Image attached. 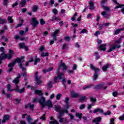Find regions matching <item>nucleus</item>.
I'll use <instances>...</instances> for the list:
<instances>
[{
    "instance_id": "nucleus-1",
    "label": "nucleus",
    "mask_w": 124,
    "mask_h": 124,
    "mask_svg": "<svg viewBox=\"0 0 124 124\" xmlns=\"http://www.w3.org/2000/svg\"><path fill=\"white\" fill-rule=\"evenodd\" d=\"M0 52H2V53L0 55V64L2 63V60H5V59H8V60H10L12 59V57L14 55V52H13V50L10 49L9 50V53L7 54H4V47L2 46L0 48Z\"/></svg>"
},
{
    "instance_id": "nucleus-2",
    "label": "nucleus",
    "mask_w": 124,
    "mask_h": 124,
    "mask_svg": "<svg viewBox=\"0 0 124 124\" xmlns=\"http://www.w3.org/2000/svg\"><path fill=\"white\" fill-rule=\"evenodd\" d=\"M69 108V106H66L65 108L63 109V111H61L60 112L57 116V119H59V123H63V120L64 118H62V116H63V114H67L68 113V109Z\"/></svg>"
},
{
    "instance_id": "nucleus-3",
    "label": "nucleus",
    "mask_w": 124,
    "mask_h": 124,
    "mask_svg": "<svg viewBox=\"0 0 124 124\" xmlns=\"http://www.w3.org/2000/svg\"><path fill=\"white\" fill-rule=\"evenodd\" d=\"M102 7H103V9L105 11L101 13V15L104 16V19H109L110 17V14H107V12H111L110 8L107 6L104 5H102Z\"/></svg>"
},
{
    "instance_id": "nucleus-4",
    "label": "nucleus",
    "mask_w": 124,
    "mask_h": 124,
    "mask_svg": "<svg viewBox=\"0 0 124 124\" xmlns=\"http://www.w3.org/2000/svg\"><path fill=\"white\" fill-rule=\"evenodd\" d=\"M90 66L91 69L94 71L93 76V81H95V80H96V79L98 78V72L100 71V69L96 67L95 66H94V65L92 64H90Z\"/></svg>"
},
{
    "instance_id": "nucleus-5",
    "label": "nucleus",
    "mask_w": 124,
    "mask_h": 124,
    "mask_svg": "<svg viewBox=\"0 0 124 124\" xmlns=\"http://www.w3.org/2000/svg\"><path fill=\"white\" fill-rule=\"evenodd\" d=\"M24 58H25L24 56H22L21 58H17L16 59V61H13L9 64L8 67H13V66L15 65L16 62H18V63H20V62H25V60L23 59Z\"/></svg>"
},
{
    "instance_id": "nucleus-6",
    "label": "nucleus",
    "mask_w": 124,
    "mask_h": 124,
    "mask_svg": "<svg viewBox=\"0 0 124 124\" xmlns=\"http://www.w3.org/2000/svg\"><path fill=\"white\" fill-rule=\"evenodd\" d=\"M21 78V75H19L18 77H16L13 80V83L14 84H16V88L15 89H13L14 91H16L17 93L19 92V86H18V83L19 82H20V80H19V79Z\"/></svg>"
},
{
    "instance_id": "nucleus-7",
    "label": "nucleus",
    "mask_w": 124,
    "mask_h": 124,
    "mask_svg": "<svg viewBox=\"0 0 124 124\" xmlns=\"http://www.w3.org/2000/svg\"><path fill=\"white\" fill-rule=\"evenodd\" d=\"M59 32H60V30L58 29L56 30L55 32H53L51 34V36L53 38V39L52 40H50V45L54 44V43L55 42V41H57V35L59 34Z\"/></svg>"
},
{
    "instance_id": "nucleus-8",
    "label": "nucleus",
    "mask_w": 124,
    "mask_h": 124,
    "mask_svg": "<svg viewBox=\"0 0 124 124\" xmlns=\"http://www.w3.org/2000/svg\"><path fill=\"white\" fill-rule=\"evenodd\" d=\"M34 78L37 85H40V84H42V81L41 80V78H42V77L41 76H38V72H36L35 73Z\"/></svg>"
},
{
    "instance_id": "nucleus-9",
    "label": "nucleus",
    "mask_w": 124,
    "mask_h": 124,
    "mask_svg": "<svg viewBox=\"0 0 124 124\" xmlns=\"http://www.w3.org/2000/svg\"><path fill=\"white\" fill-rule=\"evenodd\" d=\"M65 106H68V105H65L62 108V107L59 106L55 105L53 108H55V110L56 112H59V113H61V112L63 111V109L65 108Z\"/></svg>"
},
{
    "instance_id": "nucleus-10",
    "label": "nucleus",
    "mask_w": 124,
    "mask_h": 124,
    "mask_svg": "<svg viewBox=\"0 0 124 124\" xmlns=\"http://www.w3.org/2000/svg\"><path fill=\"white\" fill-rule=\"evenodd\" d=\"M60 67H59L58 69L57 70L56 75L59 77V80H62V79L63 78H64L65 76H64V74H63V73L60 72Z\"/></svg>"
},
{
    "instance_id": "nucleus-11",
    "label": "nucleus",
    "mask_w": 124,
    "mask_h": 124,
    "mask_svg": "<svg viewBox=\"0 0 124 124\" xmlns=\"http://www.w3.org/2000/svg\"><path fill=\"white\" fill-rule=\"evenodd\" d=\"M46 101L45 98L42 96H41V98L39 99V103L42 107H45Z\"/></svg>"
},
{
    "instance_id": "nucleus-12",
    "label": "nucleus",
    "mask_w": 124,
    "mask_h": 124,
    "mask_svg": "<svg viewBox=\"0 0 124 124\" xmlns=\"http://www.w3.org/2000/svg\"><path fill=\"white\" fill-rule=\"evenodd\" d=\"M38 24H39V22H38L36 18L33 17L32 18V22L31 24L34 27H35L36 26H37V25H38Z\"/></svg>"
},
{
    "instance_id": "nucleus-13",
    "label": "nucleus",
    "mask_w": 124,
    "mask_h": 124,
    "mask_svg": "<svg viewBox=\"0 0 124 124\" xmlns=\"http://www.w3.org/2000/svg\"><path fill=\"white\" fill-rule=\"evenodd\" d=\"M45 106H47L49 108H52L53 107V104H52V101L50 100H47L46 103H45Z\"/></svg>"
},
{
    "instance_id": "nucleus-14",
    "label": "nucleus",
    "mask_w": 124,
    "mask_h": 124,
    "mask_svg": "<svg viewBox=\"0 0 124 124\" xmlns=\"http://www.w3.org/2000/svg\"><path fill=\"white\" fill-rule=\"evenodd\" d=\"M10 118V117L9 116V115H4L3 116V120L1 121L2 124H5V123H6V121H8Z\"/></svg>"
},
{
    "instance_id": "nucleus-15",
    "label": "nucleus",
    "mask_w": 124,
    "mask_h": 124,
    "mask_svg": "<svg viewBox=\"0 0 124 124\" xmlns=\"http://www.w3.org/2000/svg\"><path fill=\"white\" fill-rule=\"evenodd\" d=\"M117 6L115 7L114 9H118V8H122V7H123V8L121 9V11L122 12V13H123V14H124V4H120L118 3V4H117Z\"/></svg>"
},
{
    "instance_id": "nucleus-16",
    "label": "nucleus",
    "mask_w": 124,
    "mask_h": 124,
    "mask_svg": "<svg viewBox=\"0 0 124 124\" xmlns=\"http://www.w3.org/2000/svg\"><path fill=\"white\" fill-rule=\"evenodd\" d=\"M28 107L30 108V109L31 111H33V108H34V104H31V103H29L27 105H25V108H28Z\"/></svg>"
},
{
    "instance_id": "nucleus-17",
    "label": "nucleus",
    "mask_w": 124,
    "mask_h": 124,
    "mask_svg": "<svg viewBox=\"0 0 124 124\" xmlns=\"http://www.w3.org/2000/svg\"><path fill=\"white\" fill-rule=\"evenodd\" d=\"M19 47L20 48H24L26 51H28V50H29V47L25 46V43H19Z\"/></svg>"
},
{
    "instance_id": "nucleus-18",
    "label": "nucleus",
    "mask_w": 124,
    "mask_h": 124,
    "mask_svg": "<svg viewBox=\"0 0 124 124\" xmlns=\"http://www.w3.org/2000/svg\"><path fill=\"white\" fill-rule=\"evenodd\" d=\"M109 48L108 50V53H111L112 51H114L116 48H115V46L114 45H109Z\"/></svg>"
},
{
    "instance_id": "nucleus-19",
    "label": "nucleus",
    "mask_w": 124,
    "mask_h": 124,
    "mask_svg": "<svg viewBox=\"0 0 124 124\" xmlns=\"http://www.w3.org/2000/svg\"><path fill=\"white\" fill-rule=\"evenodd\" d=\"M34 93H35L36 95H39V96H41V97L42 96V95H43V93H42V91L40 90H35L34 91Z\"/></svg>"
},
{
    "instance_id": "nucleus-20",
    "label": "nucleus",
    "mask_w": 124,
    "mask_h": 124,
    "mask_svg": "<svg viewBox=\"0 0 124 124\" xmlns=\"http://www.w3.org/2000/svg\"><path fill=\"white\" fill-rule=\"evenodd\" d=\"M97 112H99V113H100L101 114L104 113V111L101 108H96L93 111L94 113H97Z\"/></svg>"
},
{
    "instance_id": "nucleus-21",
    "label": "nucleus",
    "mask_w": 124,
    "mask_h": 124,
    "mask_svg": "<svg viewBox=\"0 0 124 124\" xmlns=\"http://www.w3.org/2000/svg\"><path fill=\"white\" fill-rule=\"evenodd\" d=\"M49 20L51 21V22H54V21H61V18H60V17H56V16H53Z\"/></svg>"
},
{
    "instance_id": "nucleus-22",
    "label": "nucleus",
    "mask_w": 124,
    "mask_h": 124,
    "mask_svg": "<svg viewBox=\"0 0 124 124\" xmlns=\"http://www.w3.org/2000/svg\"><path fill=\"white\" fill-rule=\"evenodd\" d=\"M124 31V28L118 29L115 31H114V34L115 35H117L119 34L120 32L123 31Z\"/></svg>"
},
{
    "instance_id": "nucleus-23",
    "label": "nucleus",
    "mask_w": 124,
    "mask_h": 124,
    "mask_svg": "<svg viewBox=\"0 0 124 124\" xmlns=\"http://www.w3.org/2000/svg\"><path fill=\"white\" fill-rule=\"evenodd\" d=\"M109 66H110V64L108 63H107L106 65H104L102 68L103 72L107 71V69H108V67H109Z\"/></svg>"
},
{
    "instance_id": "nucleus-24",
    "label": "nucleus",
    "mask_w": 124,
    "mask_h": 124,
    "mask_svg": "<svg viewBox=\"0 0 124 124\" xmlns=\"http://www.w3.org/2000/svg\"><path fill=\"white\" fill-rule=\"evenodd\" d=\"M104 86V83H102L100 84L96 85L94 87V89H95L96 90H98L99 89H102V88H103Z\"/></svg>"
},
{
    "instance_id": "nucleus-25",
    "label": "nucleus",
    "mask_w": 124,
    "mask_h": 124,
    "mask_svg": "<svg viewBox=\"0 0 124 124\" xmlns=\"http://www.w3.org/2000/svg\"><path fill=\"white\" fill-rule=\"evenodd\" d=\"M89 5L90 6V8L89 9H91V10H94V4L93 3V2L92 1H91L89 3Z\"/></svg>"
},
{
    "instance_id": "nucleus-26",
    "label": "nucleus",
    "mask_w": 124,
    "mask_h": 124,
    "mask_svg": "<svg viewBox=\"0 0 124 124\" xmlns=\"http://www.w3.org/2000/svg\"><path fill=\"white\" fill-rule=\"evenodd\" d=\"M71 95L72 97H78L79 96V93H75L74 91L71 92Z\"/></svg>"
},
{
    "instance_id": "nucleus-27",
    "label": "nucleus",
    "mask_w": 124,
    "mask_h": 124,
    "mask_svg": "<svg viewBox=\"0 0 124 124\" xmlns=\"http://www.w3.org/2000/svg\"><path fill=\"white\" fill-rule=\"evenodd\" d=\"M106 46H107V45L105 44L104 45H101L99 46V48H100V50L101 51H106Z\"/></svg>"
},
{
    "instance_id": "nucleus-28",
    "label": "nucleus",
    "mask_w": 124,
    "mask_h": 124,
    "mask_svg": "<svg viewBox=\"0 0 124 124\" xmlns=\"http://www.w3.org/2000/svg\"><path fill=\"white\" fill-rule=\"evenodd\" d=\"M61 66H62L63 67V70H67V67L66 66V65H65V63H62V64L59 66L60 70L61 69Z\"/></svg>"
},
{
    "instance_id": "nucleus-29",
    "label": "nucleus",
    "mask_w": 124,
    "mask_h": 124,
    "mask_svg": "<svg viewBox=\"0 0 124 124\" xmlns=\"http://www.w3.org/2000/svg\"><path fill=\"white\" fill-rule=\"evenodd\" d=\"M35 58L34 64V65H36L37 64V62H40V58H36V56H34Z\"/></svg>"
},
{
    "instance_id": "nucleus-30",
    "label": "nucleus",
    "mask_w": 124,
    "mask_h": 124,
    "mask_svg": "<svg viewBox=\"0 0 124 124\" xmlns=\"http://www.w3.org/2000/svg\"><path fill=\"white\" fill-rule=\"evenodd\" d=\"M76 116H77L78 118H79V120L82 119V117L83 116V114L76 112Z\"/></svg>"
},
{
    "instance_id": "nucleus-31",
    "label": "nucleus",
    "mask_w": 124,
    "mask_h": 124,
    "mask_svg": "<svg viewBox=\"0 0 124 124\" xmlns=\"http://www.w3.org/2000/svg\"><path fill=\"white\" fill-rule=\"evenodd\" d=\"M27 120L28 124H31V121H32V119H31V115L28 116Z\"/></svg>"
},
{
    "instance_id": "nucleus-32",
    "label": "nucleus",
    "mask_w": 124,
    "mask_h": 124,
    "mask_svg": "<svg viewBox=\"0 0 124 124\" xmlns=\"http://www.w3.org/2000/svg\"><path fill=\"white\" fill-rule=\"evenodd\" d=\"M7 92H13L14 90H11V85L10 84L7 85Z\"/></svg>"
},
{
    "instance_id": "nucleus-33",
    "label": "nucleus",
    "mask_w": 124,
    "mask_h": 124,
    "mask_svg": "<svg viewBox=\"0 0 124 124\" xmlns=\"http://www.w3.org/2000/svg\"><path fill=\"white\" fill-rule=\"evenodd\" d=\"M100 121H101V117H98L95 119L93 120V123H96V122H100Z\"/></svg>"
},
{
    "instance_id": "nucleus-34",
    "label": "nucleus",
    "mask_w": 124,
    "mask_h": 124,
    "mask_svg": "<svg viewBox=\"0 0 124 124\" xmlns=\"http://www.w3.org/2000/svg\"><path fill=\"white\" fill-rule=\"evenodd\" d=\"M52 86H53V82L51 81H49L47 83V88H48V89H50V88H52Z\"/></svg>"
},
{
    "instance_id": "nucleus-35",
    "label": "nucleus",
    "mask_w": 124,
    "mask_h": 124,
    "mask_svg": "<svg viewBox=\"0 0 124 124\" xmlns=\"http://www.w3.org/2000/svg\"><path fill=\"white\" fill-rule=\"evenodd\" d=\"M98 52H95L94 53V56H95L96 60H99V59L100 58V56H99L98 55Z\"/></svg>"
},
{
    "instance_id": "nucleus-36",
    "label": "nucleus",
    "mask_w": 124,
    "mask_h": 124,
    "mask_svg": "<svg viewBox=\"0 0 124 124\" xmlns=\"http://www.w3.org/2000/svg\"><path fill=\"white\" fill-rule=\"evenodd\" d=\"M26 2H27L25 0H22L20 2V4L22 6V7H24L25 5H26Z\"/></svg>"
},
{
    "instance_id": "nucleus-37",
    "label": "nucleus",
    "mask_w": 124,
    "mask_h": 124,
    "mask_svg": "<svg viewBox=\"0 0 124 124\" xmlns=\"http://www.w3.org/2000/svg\"><path fill=\"white\" fill-rule=\"evenodd\" d=\"M49 56V54L48 53V52L46 53H44V52H42L41 55V57H48Z\"/></svg>"
},
{
    "instance_id": "nucleus-38",
    "label": "nucleus",
    "mask_w": 124,
    "mask_h": 124,
    "mask_svg": "<svg viewBox=\"0 0 124 124\" xmlns=\"http://www.w3.org/2000/svg\"><path fill=\"white\" fill-rule=\"evenodd\" d=\"M38 101V98L37 97H35L32 99V103H35Z\"/></svg>"
},
{
    "instance_id": "nucleus-39",
    "label": "nucleus",
    "mask_w": 124,
    "mask_h": 124,
    "mask_svg": "<svg viewBox=\"0 0 124 124\" xmlns=\"http://www.w3.org/2000/svg\"><path fill=\"white\" fill-rule=\"evenodd\" d=\"M93 85L91 84L90 85H88V86H85V87L83 88V90L84 91H85V90H87V89H91V88H92V87H93Z\"/></svg>"
},
{
    "instance_id": "nucleus-40",
    "label": "nucleus",
    "mask_w": 124,
    "mask_h": 124,
    "mask_svg": "<svg viewBox=\"0 0 124 124\" xmlns=\"http://www.w3.org/2000/svg\"><path fill=\"white\" fill-rule=\"evenodd\" d=\"M90 100L92 103H94L95 104V102H96V99L95 98L91 97L90 98Z\"/></svg>"
},
{
    "instance_id": "nucleus-41",
    "label": "nucleus",
    "mask_w": 124,
    "mask_h": 124,
    "mask_svg": "<svg viewBox=\"0 0 124 124\" xmlns=\"http://www.w3.org/2000/svg\"><path fill=\"white\" fill-rule=\"evenodd\" d=\"M49 124H60L59 122H58V121L54 120L51 122H49Z\"/></svg>"
},
{
    "instance_id": "nucleus-42",
    "label": "nucleus",
    "mask_w": 124,
    "mask_h": 124,
    "mask_svg": "<svg viewBox=\"0 0 124 124\" xmlns=\"http://www.w3.org/2000/svg\"><path fill=\"white\" fill-rule=\"evenodd\" d=\"M8 21L9 23H13L14 20L13 19H12V16H8Z\"/></svg>"
},
{
    "instance_id": "nucleus-43",
    "label": "nucleus",
    "mask_w": 124,
    "mask_h": 124,
    "mask_svg": "<svg viewBox=\"0 0 124 124\" xmlns=\"http://www.w3.org/2000/svg\"><path fill=\"white\" fill-rule=\"evenodd\" d=\"M20 67L21 68V69H22V71H26V70H27V68L24 67V66H23V64L20 63Z\"/></svg>"
},
{
    "instance_id": "nucleus-44",
    "label": "nucleus",
    "mask_w": 124,
    "mask_h": 124,
    "mask_svg": "<svg viewBox=\"0 0 124 124\" xmlns=\"http://www.w3.org/2000/svg\"><path fill=\"white\" fill-rule=\"evenodd\" d=\"M123 37H120L119 39L116 40V43H117V44H120L121 42H122V40L123 39Z\"/></svg>"
},
{
    "instance_id": "nucleus-45",
    "label": "nucleus",
    "mask_w": 124,
    "mask_h": 124,
    "mask_svg": "<svg viewBox=\"0 0 124 124\" xmlns=\"http://www.w3.org/2000/svg\"><path fill=\"white\" fill-rule=\"evenodd\" d=\"M5 23H6V20L4 19H2L1 18H0V24H3Z\"/></svg>"
},
{
    "instance_id": "nucleus-46",
    "label": "nucleus",
    "mask_w": 124,
    "mask_h": 124,
    "mask_svg": "<svg viewBox=\"0 0 124 124\" xmlns=\"http://www.w3.org/2000/svg\"><path fill=\"white\" fill-rule=\"evenodd\" d=\"M62 94L61 93H59L57 95H56V99L57 100H60V99H61V97H62Z\"/></svg>"
},
{
    "instance_id": "nucleus-47",
    "label": "nucleus",
    "mask_w": 124,
    "mask_h": 124,
    "mask_svg": "<svg viewBox=\"0 0 124 124\" xmlns=\"http://www.w3.org/2000/svg\"><path fill=\"white\" fill-rule=\"evenodd\" d=\"M54 82L55 83H59V82H60V78H59L58 77H56L54 78Z\"/></svg>"
},
{
    "instance_id": "nucleus-48",
    "label": "nucleus",
    "mask_w": 124,
    "mask_h": 124,
    "mask_svg": "<svg viewBox=\"0 0 124 124\" xmlns=\"http://www.w3.org/2000/svg\"><path fill=\"white\" fill-rule=\"evenodd\" d=\"M46 114H44L43 115V116L40 117V120H42V121H46Z\"/></svg>"
},
{
    "instance_id": "nucleus-49",
    "label": "nucleus",
    "mask_w": 124,
    "mask_h": 124,
    "mask_svg": "<svg viewBox=\"0 0 124 124\" xmlns=\"http://www.w3.org/2000/svg\"><path fill=\"white\" fill-rule=\"evenodd\" d=\"M85 107H86V105L85 104L80 105L79 107V109H80V110H83Z\"/></svg>"
},
{
    "instance_id": "nucleus-50",
    "label": "nucleus",
    "mask_w": 124,
    "mask_h": 124,
    "mask_svg": "<svg viewBox=\"0 0 124 124\" xmlns=\"http://www.w3.org/2000/svg\"><path fill=\"white\" fill-rule=\"evenodd\" d=\"M94 105H95V104L94 103H92L91 105H88L87 107L88 110H90V109L92 108V107L94 106Z\"/></svg>"
},
{
    "instance_id": "nucleus-51",
    "label": "nucleus",
    "mask_w": 124,
    "mask_h": 124,
    "mask_svg": "<svg viewBox=\"0 0 124 124\" xmlns=\"http://www.w3.org/2000/svg\"><path fill=\"white\" fill-rule=\"evenodd\" d=\"M78 13H75L74 15V16L73 17L71 18V20L72 21H75V19H76V17H77V15H78Z\"/></svg>"
},
{
    "instance_id": "nucleus-52",
    "label": "nucleus",
    "mask_w": 124,
    "mask_h": 124,
    "mask_svg": "<svg viewBox=\"0 0 124 124\" xmlns=\"http://www.w3.org/2000/svg\"><path fill=\"white\" fill-rule=\"evenodd\" d=\"M67 46H68V45L66 43H64L63 45V46H62V50H64V49H65V48H66V47H67Z\"/></svg>"
},
{
    "instance_id": "nucleus-53",
    "label": "nucleus",
    "mask_w": 124,
    "mask_h": 124,
    "mask_svg": "<svg viewBox=\"0 0 124 124\" xmlns=\"http://www.w3.org/2000/svg\"><path fill=\"white\" fill-rule=\"evenodd\" d=\"M52 12H53L54 15H58V10H57L56 9H53Z\"/></svg>"
},
{
    "instance_id": "nucleus-54",
    "label": "nucleus",
    "mask_w": 124,
    "mask_h": 124,
    "mask_svg": "<svg viewBox=\"0 0 124 124\" xmlns=\"http://www.w3.org/2000/svg\"><path fill=\"white\" fill-rule=\"evenodd\" d=\"M54 3H55L53 0H50L49 3H48V5H49V6H52Z\"/></svg>"
},
{
    "instance_id": "nucleus-55",
    "label": "nucleus",
    "mask_w": 124,
    "mask_h": 124,
    "mask_svg": "<svg viewBox=\"0 0 124 124\" xmlns=\"http://www.w3.org/2000/svg\"><path fill=\"white\" fill-rule=\"evenodd\" d=\"M85 99H86V96H82L81 98H80L79 100L80 101H85Z\"/></svg>"
},
{
    "instance_id": "nucleus-56",
    "label": "nucleus",
    "mask_w": 124,
    "mask_h": 124,
    "mask_svg": "<svg viewBox=\"0 0 124 124\" xmlns=\"http://www.w3.org/2000/svg\"><path fill=\"white\" fill-rule=\"evenodd\" d=\"M87 32H88V31L85 29H83L80 31V33H87Z\"/></svg>"
},
{
    "instance_id": "nucleus-57",
    "label": "nucleus",
    "mask_w": 124,
    "mask_h": 124,
    "mask_svg": "<svg viewBox=\"0 0 124 124\" xmlns=\"http://www.w3.org/2000/svg\"><path fill=\"white\" fill-rule=\"evenodd\" d=\"M64 40H65V41H69L70 40V37H69V36L64 37Z\"/></svg>"
},
{
    "instance_id": "nucleus-58",
    "label": "nucleus",
    "mask_w": 124,
    "mask_h": 124,
    "mask_svg": "<svg viewBox=\"0 0 124 124\" xmlns=\"http://www.w3.org/2000/svg\"><path fill=\"white\" fill-rule=\"evenodd\" d=\"M24 92H25V88H23L22 89L18 90V93H24Z\"/></svg>"
},
{
    "instance_id": "nucleus-59",
    "label": "nucleus",
    "mask_w": 124,
    "mask_h": 124,
    "mask_svg": "<svg viewBox=\"0 0 124 124\" xmlns=\"http://www.w3.org/2000/svg\"><path fill=\"white\" fill-rule=\"evenodd\" d=\"M38 7H37V6H34L33 7V12H36V11H37V9H38Z\"/></svg>"
},
{
    "instance_id": "nucleus-60",
    "label": "nucleus",
    "mask_w": 124,
    "mask_h": 124,
    "mask_svg": "<svg viewBox=\"0 0 124 124\" xmlns=\"http://www.w3.org/2000/svg\"><path fill=\"white\" fill-rule=\"evenodd\" d=\"M104 115H105V116H107V115H111V111L108 110L107 112L104 113Z\"/></svg>"
},
{
    "instance_id": "nucleus-61",
    "label": "nucleus",
    "mask_w": 124,
    "mask_h": 124,
    "mask_svg": "<svg viewBox=\"0 0 124 124\" xmlns=\"http://www.w3.org/2000/svg\"><path fill=\"white\" fill-rule=\"evenodd\" d=\"M67 72L69 74H74V71L73 70H68L67 71Z\"/></svg>"
},
{
    "instance_id": "nucleus-62",
    "label": "nucleus",
    "mask_w": 124,
    "mask_h": 124,
    "mask_svg": "<svg viewBox=\"0 0 124 124\" xmlns=\"http://www.w3.org/2000/svg\"><path fill=\"white\" fill-rule=\"evenodd\" d=\"M40 23L41 25H43L45 24V21H44V20L43 19H41L40 20Z\"/></svg>"
},
{
    "instance_id": "nucleus-63",
    "label": "nucleus",
    "mask_w": 124,
    "mask_h": 124,
    "mask_svg": "<svg viewBox=\"0 0 124 124\" xmlns=\"http://www.w3.org/2000/svg\"><path fill=\"white\" fill-rule=\"evenodd\" d=\"M17 5H18V1H16L15 3L13 4V8H14V7H16V6H17Z\"/></svg>"
},
{
    "instance_id": "nucleus-64",
    "label": "nucleus",
    "mask_w": 124,
    "mask_h": 124,
    "mask_svg": "<svg viewBox=\"0 0 124 124\" xmlns=\"http://www.w3.org/2000/svg\"><path fill=\"white\" fill-rule=\"evenodd\" d=\"M119 120L120 121H123V120H124V114L120 117Z\"/></svg>"
}]
</instances>
